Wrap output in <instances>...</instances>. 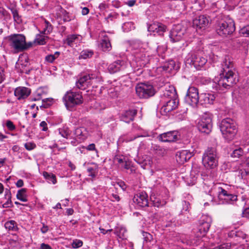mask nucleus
<instances>
[{"mask_svg": "<svg viewBox=\"0 0 249 249\" xmlns=\"http://www.w3.org/2000/svg\"><path fill=\"white\" fill-rule=\"evenodd\" d=\"M243 154V151L241 148H239L234 150L231 154V157L235 158H239Z\"/></svg>", "mask_w": 249, "mask_h": 249, "instance_id": "obj_43", "label": "nucleus"}, {"mask_svg": "<svg viewBox=\"0 0 249 249\" xmlns=\"http://www.w3.org/2000/svg\"><path fill=\"white\" fill-rule=\"evenodd\" d=\"M86 149L89 151H96L97 152V150L95 148V145L94 143L89 144L86 147Z\"/></svg>", "mask_w": 249, "mask_h": 249, "instance_id": "obj_57", "label": "nucleus"}, {"mask_svg": "<svg viewBox=\"0 0 249 249\" xmlns=\"http://www.w3.org/2000/svg\"><path fill=\"white\" fill-rule=\"evenodd\" d=\"M200 98L198 89L194 87H190L185 97L186 102L192 106H196L198 104Z\"/></svg>", "mask_w": 249, "mask_h": 249, "instance_id": "obj_12", "label": "nucleus"}, {"mask_svg": "<svg viewBox=\"0 0 249 249\" xmlns=\"http://www.w3.org/2000/svg\"><path fill=\"white\" fill-rule=\"evenodd\" d=\"M175 66L176 64L175 61L173 60H171L165 63L160 68L166 72H171L172 70L175 69Z\"/></svg>", "mask_w": 249, "mask_h": 249, "instance_id": "obj_30", "label": "nucleus"}, {"mask_svg": "<svg viewBox=\"0 0 249 249\" xmlns=\"http://www.w3.org/2000/svg\"><path fill=\"white\" fill-rule=\"evenodd\" d=\"M243 213L244 217L249 219V207L245 209Z\"/></svg>", "mask_w": 249, "mask_h": 249, "instance_id": "obj_63", "label": "nucleus"}, {"mask_svg": "<svg viewBox=\"0 0 249 249\" xmlns=\"http://www.w3.org/2000/svg\"><path fill=\"white\" fill-rule=\"evenodd\" d=\"M5 125L7 128L10 131H13L16 129L15 125L10 120L6 121Z\"/></svg>", "mask_w": 249, "mask_h": 249, "instance_id": "obj_53", "label": "nucleus"}, {"mask_svg": "<svg viewBox=\"0 0 249 249\" xmlns=\"http://www.w3.org/2000/svg\"><path fill=\"white\" fill-rule=\"evenodd\" d=\"M221 68L219 79H215L213 84V87L216 90L229 89L238 81L234 71L233 62L229 56H226L224 59Z\"/></svg>", "mask_w": 249, "mask_h": 249, "instance_id": "obj_1", "label": "nucleus"}, {"mask_svg": "<svg viewBox=\"0 0 249 249\" xmlns=\"http://www.w3.org/2000/svg\"><path fill=\"white\" fill-rule=\"evenodd\" d=\"M231 244L230 243H224L218 245L214 249H230Z\"/></svg>", "mask_w": 249, "mask_h": 249, "instance_id": "obj_51", "label": "nucleus"}, {"mask_svg": "<svg viewBox=\"0 0 249 249\" xmlns=\"http://www.w3.org/2000/svg\"><path fill=\"white\" fill-rule=\"evenodd\" d=\"M40 127H42L43 131H46L48 129L47 124L45 121H42L40 124Z\"/></svg>", "mask_w": 249, "mask_h": 249, "instance_id": "obj_58", "label": "nucleus"}, {"mask_svg": "<svg viewBox=\"0 0 249 249\" xmlns=\"http://www.w3.org/2000/svg\"><path fill=\"white\" fill-rule=\"evenodd\" d=\"M9 243L11 246L13 247H18L19 246V242L14 239H11L9 240Z\"/></svg>", "mask_w": 249, "mask_h": 249, "instance_id": "obj_56", "label": "nucleus"}, {"mask_svg": "<svg viewBox=\"0 0 249 249\" xmlns=\"http://www.w3.org/2000/svg\"><path fill=\"white\" fill-rule=\"evenodd\" d=\"M197 127L201 133L209 134L213 127L212 115L208 113H204L198 123Z\"/></svg>", "mask_w": 249, "mask_h": 249, "instance_id": "obj_11", "label": "nucleus"}, {"mask_svg": "<svg viewBox=\"0 0 249 249\" xmlns=\"http://www.w3.org/2000/svg\"><path fill=\"white\" fill-rule=\"evenodd\" d=\"M63 99L66 107L70 110L75 106L82 103V96L78 92L67 91Z\"/></svg>", "mask_w": 249, "mask_h": 249, "instance_id": "obj_8", "label": "nucleus"}, {"mask_svg": "<svg viewBox=\"0 0 249 249\" xmlns=\"http://www.w3.org/2000/svg\"><path fill=\"white\" fill-rule=\"evenodd\" d=\"M126 160H124V158L121 157L120 156H116L114 158V161L120 164L121 167L122 165L124 164V162Z\"/></svg>", "mask_w": 249, "mask_h": 249, "instance_id": "obj_50", "label": "nucleus"}, {"mask_svg": "<svg viewBox=\"0 0 249 249\" xmlns=\"http://www.w3.org/2000/svg\"><path fill=\"white\" fill-rule=\"evenodd\" d=\"M83 245V242L80 240H73L71 246L73 248H78L81 247Z\"/></svg>", "mask_w": 249, "mask_h": 249, "instance_id": "obj_52", "label": "nucleus"}, {"mask_svg": "<svg viewBox=\"0 0 249 249\" xmlns=\"http://www.w3.org/2000/svg\"><path fill=\"white\" fill-rule=\"evenodd\" d=\"M152 161L150 160L149 157L147 158L146 160H144L142 162H141V167L143 169H146L147 166H151Z\"/></svg>", "mask_w": 249, "mask_h": 249, "instance_id": "obj_42", "label": "nucleus"}, {"mask_svg": "<svg viewBox=\"0 0 249 249\" xmlns=\"http://www.w3.org/2000/svg\"><path fill=\"white\" fill-rule=\"evenodd\" d=\"M228 235L238 243H241V240L246 239L247 236L245 233L240 231H231L229 233Z\"/></svg>", "mask_w": 249, "mask_h": 249, "instance_id": "obj_27", "label": "nucleus"}, {"mask_svg": "<svg viewBox=\"0 0 249 249\" xmlns=\"http://www.w3.org/2000/svg\"><path fill=\"white\" fill-rule=\"evenodd\" d=\"M125 68V63L121 60H117L110 64L108 67V70L111 73H114Z\"/></svg>", "mask_w": 249, "mask_h": 249, "instance_id": "obj_20", "label": "nucleus"}, {"mask_svg": "<svg viewBox=\"0 0 249 249\" xmlns=\"http://www.w3.org/2000/svg\"><path fill=\"white\" fill-rule=\"evenodd\" d=\"M45 28L42 31V33L45 35H48L50 34L53 30L52 25L47 20L45 21Z\"/></svg>", "mask_w": 249, "mask_h": 249, "instance_id": "obj_39", "label": "nucleus"}, {"mask_svg": "<svg viewBox=\"0 0 249 249\" xmlns=\"http://www.w3.org/2000/svg\"><path fill=\"white\" fill-rule=\"evenodd\" d=\"M214 189L216 191L218 194V197L220 199L230 202L236 201L237 199V196L228 193L226 190L221 187L215 186Z\"/></svg>", "mask_w": 249, "mask_h": 249, "instance_id": "obj_14", "label": "nucleus"}, {"mask_svg": "<svg viewBox=\"0 0 249 249\" xmlns=\"http://www.w3.org/2000/svg\"><path fill=\"white\" fill-rule=\"evenodd\" d=\"M166 26L160 22H154L150 24L148 27V31L149 32L157 33L159 35H163L166 31Z\"/></svg>", "mask_w": 249, "mask_h": 249, "instance_id": "obj_19", "label": "nucleus"}, {"mask_svg": "<svg viewBox=\"0 0 249 249\" xmlns=\"http://www.w3.org/2000/svg\"><path fill=\"white\" fill-rule=\"evenodd\" d=\"M136 2V0H128L127 1H126L125 2V4L126 5H127L128 6H129V7H132L135 4Z\"/></svg>", "mask_w": 249, "mask_h": 249, "instance_id": "obj_61", "label": "nucleus"}, {"mask_svg": "<svg viewBox=\"0 0 249 249\" xmlns=\"http://www.w3.org/2000/svg\"><path fill=\"white\" fill-rule=\"evenodd\" d=\"M186 63L192 65L196 70H200L206 63L207 60L199 52H191L185 58Z\"/></svg>", "mask_w": 249, "mask_h": 249, "instance_id": "obj_7", "label": "nucleus"}, {"mask_svg": "<svg viewBox=\"0 0 249 249\" xmlns=\"http://www.w3.org/2000/svg\"><path fill=\"white\" fill-rule=\"evenodd\" d=\"M133 53L137 63L138 67H144L149 63V57L148 53L145 52L142 44L136 43L133 45Z\"/></svg>", "mask_w": 249, "mask_h": 249, "instance_id": "obj_3", "label": "nucleus"}, {"mask_svg": "<svg viewBox=\"0 0 249 249\" xmlns=\"http://www.w3.org/2000/svg\"><path fill=\"white\" fill-rule=\"evenodd\" d=\"M89 176L94 178L96 177L97 171L96 168L93 167H89L87 169Z\"/></svg>", "mask_w": 249, "mask_h": 249, "instance_id": "obj_46", "label": "nucleus"}, {"mask_svg": "<svg viewBox=\"0 0 249 249\" xmlns=\"http://www.w3.org/2000/svg\"><path fill=\"white\" fill-rule=\"evenodd\" d=\"M215 99V96L213 94L203 93L200 94L199 100L201 104H211L213 103Z\"/></svg>", "mask_w": 249, "mask_h": 249, "instance_id": "obj_26", "label": "nucleus"}, {"mask_svg": "<svg viewBox=\"0 0 249 249\" xmlns=\"http://www.w3.org/2000/svg\"><path fill=\"white\" fill-rule=\"evenodd\" d=\"M121 167H123L127 170H129L130 173H133L135 171L130 162L129 161H125L124 164L122 165Z\"/></svg>", "mask_w": 249, "mask_h": 249, "instance_id": "obj_41", "label": "nucleus"}, {"mask_svg": "<svg viewBox=\"0 0 249 249\" xmlns=\"http://www.w3.org/2000/svg\"><path fill=\"white\" fill-rule=\"evenodd\" d=\"M48 231V227L44 224L43 225V227L41 229V231L43 233H46Z\"/></svg>", "mask_w": 249, "mask_h": 249, "instance_id": "obj_64", "label": "nucleus"}, {"mask_svg": "<svg viewBox=\"0 0 249 249\" xmlns=\"http://www.w3.org/2000/svg\"><path fill=\"white\" fill-rule=\"evenodd\" d=\"M31 93L30 89L26 87H19L17 88L14 92L15 96L18 99H23L27 98Z\"/></svg>", "mask_w": 249, "mask_h": 249, "instance_id": "obj_22", "label": "nucleus"}, {"mask_svg": "<svg viewBox=\"0 0 249 249\" xmlns=\"http://www.w3.org/2000/svg\"><path fill=\"white\" fill-rule=\"evenodd\" d=\"M10 46L18 52H21L28 48L24 36L21 34L14 35L10 36Z\"/></svg>", "mask_w": 249, "mask_h": 249, "instance_id": "obj_10", "label": "nucleus"}, {"mask_svg": "<svg viewBox=\"0 0 249 249\" xmlns=\"http://www.w3.org/2000/svg\"><path fill=\"white\" fill-rule=\"evenodd\" d=\"M6 229L11 231H16L17 229V223L14 220H10L5 223Z\"/></svg>", "mask_w": 249, "mask_h": 249, "instance_id": "obj_36", "label": "nucleus"}, {"mask_svg": "<svg viewBox=\"0 0 249 249\" xmlns=\"http://www.w3.org/2000/svg\"><path fill=\"white\" fill-rule=\"evenodd\" d=\"M41 249H52V247L48 244L42 243L40 245Z\"/></svg>", "mask_w": 249, "mask_h": 249, "instance_id": "obj_62", "label": "nucleus"}, {"mask_svg": "<svg viewBox=\"0 0 249 249\" xmlns=\"http://www.w3.org/2000/svg\"><path fill=\"white\" fill-rule=\"evenodd\" d=\"M100 46L102 50L104 52L109 51L111 48L110 40L107 36H104V38L102 39Z\"/></svg>", "mask_w": 249, "mask_h": 249, "instance_id": "obj_29", "label": "nucleus"}, {"mask_svg": "<svg viewBox=\"0 0 249 249\" xmlns=\"http://www.w3.org/2000/svg\"><path fill=\"white\" fill-rule=\"evenodd\" d=\"M165 104L161 108V112L163 115H166L168 113L175 109L178 106L176 98L164 101Z\"/></svg>", "mask_w": 249, "mask_h": 249, "instance_id": "obj_18", "label": "nucleus"}, {"mask_svg": "<svg viewBox=\"0 0 249 249\" xmlns=\"http://www.w3.org/2000/svg\"><path fill=\"white\" fill-rule=\"evenodd\" d=\"M167 48L165 45L158 46L157 51L158 55L163 57V54L166 51Z\"/></svg>", "mask_w": 249, "mask_h": 249, "instance_id": "obj_44", "label": "nucleus"}, {"mask_svg": "<svg viewBox=\"0 0 249 249\" xmlns=\"http://www.w3.org/2000/svg\"><path fill=\"white\" fill-rule=\"evenodd\" d=\"M203 165L207 169H213L218 165V157L215 148L208 147L202 157Z\"/></svg>", "mask_w": 249, "mask_h": 249, "instance_id": "obj_5", "label": "nucleus"}, {"mask_svg": "<svg viewBox=\"0 0 249 249\" xmlns=\"http://www.w3.org/2000/svg\"><path fill=\"white\" fill-rule=\"evenodd\" d=\"M150 201L152 202L154 207L159 208L164 206L166 202L163 199H161L159 196L155 194H152L150 196Z\"/></svg>", "mask_w": 249, "mask_h": 249, "instance_id": "obj_28", "label": "nucleus"}, {"mask_svg": "<svg viewBox=\"0 0 249 249\" xmlns=\"http://www.w3.org/2000/svg\"><path fill=\"white\" fill-rule=\"evenodd\" d=\"M220 128L224 137L228 141L231 140L237 132L236 124L230 118L223 120L221 122Z\"/></svg>", "mask_w": 249, "mask_h": 249, "instance_id": "obj_4", "label": "nucleus"}, {"mask_svg": "<svg viewBox=\"0 0 249 249\" xmlns=\"http://www.w3.org/2000/svg\"><path fill=\"white\" fill-rule=\"evenodd\" d=\"M95 76L93 74L82 75L76 82V86L80 89L84 90L90 83V80L93 79Z\"/></svg>", "mask_w": 249, "mask_h": 249, "instance_id": "obj_17", "label": "nucleus"}, {"mask_svg": "<svg viewBox=\"0 0 249 249\" xmlns=\"http://www.w3.org/2000/svg\"><path fill=\"white\" fill-rule=\"evenodd\" d=\"M60 55V52H56L53 54L48 55L45 57V60L49 63H53Z\"/></svg>", "mask_w": 249, "mask_h": 249, "instance_id": "obj_37", "label": "nucleus"}, {"mask_svg": "<svg viewBox=\"0 0 249 249\" xmlns=\"http://www.w3.org/2000/svg\"><path fill=\"white\" fill-rule=\"evenodd\" d=\"M182 205L183 206L182 210L181 211V213H183V211L185 212L189 211L190 204L188 202L183 201L182 202Z\"/></svg>", "mask_w": 249, "mask_h": 249, "instance_id": "obj_55", "label": "nucleus"}, {"mask_svg": "<svg viewBox=\"0 0 249 249\" xmlns=\"http://www.w3.org/2000/svg\"><path fill=\"white\" fill-rule=\"evenodd\" d=\"M74 134L79 139H84L86 138V130L84 127H79L75 129Z\"/></svg>", "mask_w": 249, "mask_h": 249, "instance_id": "obj_34", "label": "nucleus"}, {"mask_svg": "<svg viewBox=\"0 0 249 249\" xmlns=\"http://www.w3.org/2000/svg\"><path fill=\"white\" fill-rule=\"evenodd\" d=\"M137 113V111L136 109H130L125 111L122 114L121 120L126 123H129L133 120Z\"/></svg>", "mask_w": 249, "mask_h": 249, "instance_id": "obj_23", "label": "nucleus"}, {"mask_svg": "<svg viewBox=\"0 0 249 249\" xmlns=\"http://www.w3.org/2000/svg\"><path fill=\"white\" fill-rule=\"evenodd\" d=\"M177 97V93L175 89L173 87H169L168 89H165L163 91L162 96L163 101L175 99Z\"/></svg>", "mask_w": 249, "mask_h": 249, "instance_id": "obj_25", "label": "nucleus"}, {"mask_svg": "<svg viewBox=\"0 0 249 249\" xmlns=\"http://www.w3.org/2000/svg\"><path fill=\"white\" fill-rule=\"evenodd\" d=\"M240 33L245 36H249V24L241 29Z\"/></svg>", "mask_w": 249, "mask_h": 249, "instance_id": "obj_54", "label": "nucleus"}, {"mask_svg": "<svg viewBox=\"0 0 249 249\" xmlns=\"http://www.w3.org/2000/svg\"><path fill=\"white\" fill-rule=\"evenodd\" d=\"M5 197L8 198V201H7V203H8L9 200H10L11 201V193H10L9 190H8V189L5 190Z\"/></svg>", "mask_w": 249, "mask_h": 249, "instance_id": "obj_60", "label": "nucleus"}, {"mask_svg": "<svg viewBox=\"0 0 249 249\" xmlns=\"http://www.w3.org/2000/svg\"><path fill=\"white\" fill-rule=\"evenodd\" d=\"M43 177L45 179L48 180L49 183H52L55 184L57 181L55 176L51 173H48L46 171H44L42 173Z\"/></svg>", "mask_w": 249, "mask_h": 249, "instance_id": "obj_33", "label": "nucleus"}, {"mask_svg": "<svg viewBox=\"0 0 249 249\" xmlns=\"http://www.w3.org/2000/svg\"><path fill=\"white\" fill-rule=\"evenodd\" d=\"M133 202L141 207L148 206V195L144 192L135 195L133 198Z\"/></svg>", "mask_w": 249, "mask_h": 249, "instance_id": "obj_16", "label": "nucleus"}, {"mask_svg": "<svg viewBox=\"0 0 249 249\" xmlns=\"http://www.w3.org/2000/svg\"><path fill=\"white\" fill-rule=\"evenodd\" d=\"M185 32L181 25H174L170 33V38L173 42L179 41L182 38Z\"/></svg>", "mask_w": 249, "mask_h": 249, "instance_id": "obj_13", "label": "nucleus"}, {"mask_svg": "<svg viewBox=\"0 0 249 249\" xmlns=\"http://www.w3.org/2000/svg\"><path fill=\"white\" fill-rule=\"evenodd\" d=\"M136 94L140 98H148L154 95L156 90L153 85L148 83H140L135 88Z\"/></svg>", "mask_w": 249, "mask_h": 249, "instance_id": "obj_9", "label": "nucleus"}, {"mask_svg": "<svg viewBox=\"0 0 249 249\" xmlns=\"http://www.w3.org/2000/svg\"><path fill=\"white\" fill-rule=\"evenodd\" d=\"M79 36L75 35L69 36L67 38V44L69 46H72L73 43L78 39Z\"/></svg>", "mask_w": 249, "mask_h": 249, "instance_id": "obj_40", "label": "nucleus"}, {"mask_svg": "<svg viewBox=\"0 0 249 249\" xmlns=\"http://www.w3.org/2000/svg\"><path fill=\"white\" fill-rule=\"evenodd\" d=\"M93 54V52L92 51L86 50L83 51L81 53L79 57L83 59H87L91 57Z\"/></svg>", "mask_w": 249, "mask_h": 249, "instance_id": "obj_38", "label": "nucleus"}, {"mask_svg": "<svg viewBox=\"0 0 249 249\" xmlns=\"http://www.w3.org/2000/svg\"><path fill=\"white\" fill-rule=\"evenodd\" d=\"M156 152L158 155L163 156L166 154V151L164 148L157 146H156Z\"/></svg>", "mask_w": 249, "mask_h": 249, "instance_id": "obj_48", "label": "nucleus"}, {"mask_svg": "<svg viewBox=\"0 0 249 249\" xmlns=\"http://www.w3.org/2000/svg\"><path fill=\"white\" fill-rule=\"evenodd\" d=\"M11 13L12 14L14 21L18 24H19L21 22V17L19 15L17 9L15 8H11L10 9Z\"/></svg>", "mask_w": 249, "mask_h": 249, "instance_id": "obj_35", "label": "nucleus"}, {"mask_svg": "<svg viewBox=\"0 0 249 249\" xmlns=\"http://www.w3.org/2000/svg\"><path fill=\"white\" fill-rule=\"evenodd\" d=\"M17 197L22 202H27L28 200L27 198V189L22 188L18 190L17 194Z\"/></svg>", "mask_w": 249, "mask_h": 249, "instance_id": "obj_32", "label": "nucleus"}, {"mask_svg": "<svg viewBox=\"0 0 249 249\" xmlns=\"http://www.w3.org/2000/svg\"><path fill=\"white\" fill-rule=\"evenodd\" d=\"M59 133L63 137L68 138L70 135V131L68 128L60 129Z\"/></svg>", "mask_w": 249, "mask_h": 249, "instance_id": "obj_47", "label": "nucleus"}, {"mask_svg": "<svg viewBox=\"0 0 249 249\" xmlns=\"http://www.w3.org/2000/svg\"><path fill=\"white\" fill-rule=\"evenodd\" d=\"M235 30L233 20L230 18H226L217 24L216 31L221 36H227L231 35Z\"/></svg>", "mask_w": 249, "mask_h": 249, "instance_id": "obj_6", "label": "nucleus"}, {"mask_svg": "<svg viewBox=\"0 0 249 249\" xmlns=\"http://www.w3.org/2000/svg\"><path fill=\"white\" fill-rule=\"evenodd\" d=\"M48 39V37L42 33V34H38L36 36L34 42L38 45H42L46 44Z\"/></svg>", "mask_w": 249, "mask_h": 249, "instance_id": "obj_31", "label": "nucleus"}, {"mask_svg": "<svg viewBox=\"0 0 249 249\" xmlns=\"http://www.w3.org/2000/svg\"><path fill=\"white\" fill-rule=\"evenodd\" d=\"M24 147L27 150L31 151L36 147V144L33 142H28L24 144Z\"/></svg>", "mask_w": 249, "mask_h": 249, "instance_id": "obj_49", "label": "nucleus"}, {"mask_svg": "<svg viewBox=\"0 0 249 249\" xmlns=\"http://www.w3.org/2000/svg\"><path fill=\"white\" fill-rule=\"evenodd\" d=\"M209 23L208 19L203 15L200 16L193 20V26L197 29H202Z\"/></svg>", "mask_w": 249, "mask_h": 249, "instance_id": "obj_21", "label": "nucleus"}, {"mask_svg": "<svg viewBox=\"0 0 249 249\" xmlns=\"http://www.w3.org/2000/svg\"><path fill=\"white\" fill-rule=\"evenodd\" d=\"M142 236L144 241L146 242H151L153 239V236L148 232L143 231Z\"/></svg>", "mask_w": 249, "mask_h": 249, "instance_id": "obj_45", "label": "nucleus"}, {"mask_svg": "<svg viewBox=\"0 0 249 249\" xmlns=\"http://www.w3.org/2000/svg\"><path fill=\"white\" fill-rule=\"evenodd\" d=\"M4 71L2 67L0 66V83H1L4 80Z\"/></svg>", "mask_w": 249, "mask_h": 249, "instance_id": "obj_59", "label": "nucleus"}, {"mask_svg": "<svg viewBox=\"0 0 249 249\" xmlns=\"http://www.w3.org/2000/svg\"><path fill=\"white\" fill-rule=\"evenodd\" d=\"M160 141L163 142H173L179 139L178 132L176 131H169L158 136Z\"/></svg>", "mask_w": 249, "mask_h": 249, "instance_id": "obj_15", "label": "nucleus"}, {"mask_svg": "<svg viewBox=\"0 0 249 249\" xmlns=\"http://www.w3.org/2000/svg\"><path fill=\"white\" fill-rule=\"evenodd\" d=\"M211 221L210 217L207 215L202 216L199 220L197 231L196 232V236L197 239H193L189 235H185L181 237V242L187 245L197 246L199 238L204 236L209 231L211 226Z\"/></svg>", "mask_w": 249, "mask_h": 249, "instance_id": "obj_2", "label": "nucleus"}, {"mask_svg": "<svg viewBox=\"0 0 249 249\" xmlns=\"http://www.w3.org/2000/svg\"><path fill=\"white\" fill-rule=\"evenodd\" d=\"M192 157L191 153L186 150L178 152L176 154V160L180 163H183L188 160Z\"/></svg>", "mask_w": 249, "mask_h": 249, "instance_id": "obj_24", "label": "nucleus"}]
</instances>
